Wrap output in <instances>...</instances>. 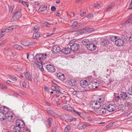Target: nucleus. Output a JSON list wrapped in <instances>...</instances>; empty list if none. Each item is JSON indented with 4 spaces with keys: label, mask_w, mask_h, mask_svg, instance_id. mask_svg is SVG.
<instances>
[{
    "label": "nucleus",
    "mask_w": 132,
    "mask_h": 132,
    "mask_svg": "<svg viewBox=\"0 0 132 132\" xmlns=\"http://www.w3.org/2000/svg\"><path fill=\"white\" fill-rule=\"evenodd\" d=\"M105 100L103 97L98 98L96 100H93L90 103V111L92 112L98 108H100L101 104L103 103Z\"/></svg>",
    "instance_id": "f257e3e1"
},
{
    "label": "nucleus",
    "mask_w": 132,
    "mask_h": 132,
    "mask_svg": "<svg viewBox=\"0 0 132 132\" xmlns=\"http://www.w3.org/2000/svg\"><path fill=\"white\" fill-rule=\"evenodd\" d=\"M21 11L20 8H17L16 11L14 13L11 19L12 21H16V20L19 19L21 17L22 14L20 12Z\"/></svg>",
    "instance_id": "f03ea898"
},
{
    "label": "nucleus",
    "mask_w": 132,
    "mask_h": 132,
    "mask_svg": "<svg viewBox=\"0 0 132 132\" xmlns=\"http://www.w3.org/2000/svg\"><path fill=\"white\" fill-rule=\"evenodd\" d=\"M106 108H103L100 109L98 108L95 111H94L93 112L95 114H97L99 115H102L106 113Z\"/></svg>",
    "instance_id": "7ed1b4c3"
},
{
    "label": "nucleus",
    "mask_w": 132,
    "mask_h": 132,
    "mask_svg": "<svg viewBox=\"0 0 132 132\" xmlns=\"http://www.w3.org/2000/svg\"><path fill=\"white\" fill-rule=\"evenodd\" d=\"M120 99L130 101L131 98L129 97L125 92H121L120 94Z\"/></svg>",
    "instance_id": "20e7f679"
},
{
    "label": "nucleus",
    "mask_w": 132,
    "mask_h": 132,
    "mask_svg": "<svg viewBox=\"0 0 132 132\" xmlns=\"http://www.w3.org/2000/svg\"><path fill=\"white\" fill-rule=\"evenodd\" d=\"M52 51L53 53L55 54L58 53L61 51L60 47L57 45H55L52 47Z\"/></svg>",
    "instance_id": "39448f33"
},
{
    "label": "nucleus",
    "mask_w": 132,
    "mask_h": 132,
    "mask_svg": "<svg viewBox=\"0 0 132 132\" xmlns=\"http://www.w3.org/2000/svg\"><path fill=\"white\" fill-rule=\"evenodd\" d=\"M47 111L48 113L51 116L55 118H58L59 116L58 114L55 113L50 108L47 109Z\"/></svg>",
    "instance_id": "423d86ee"
},
{
    "label": "nucleus",
    "mask_w": 132,
    "mask_h": 132,
    "mask_svg": "<svg viewBox=\"0 0 132 132\" xmlns=\"http://www.w3.org/2000/svg\"><path fill=\"white\" fill-rule=\"evenodd\" d=\"M16 125H17L20 127L22 129L25 126L24 123L22 120L19 119L17 120L16 121Z\"/></svg>",
    "instance_id": "0eeeda50"
},
{
    "label": "nucleus",
    "mask_w": 132,
    "mask_h": 132,
    "mask_svg": "<svg viewBox=\"0 0 132 132\" xmlns=\"http://www.w3.org/2000/svg\"><path fill=\"white\" fill-rule=\"evenodd\" d=\"M115 106L114 104H110L109 105L107 108L108 111L111 112L114 111L116 109Z\"/></svg>",
    "instance_id": "6e6552de"
},
{
    "label": "nucleus",
    "mask_w": 132,
    "mask_h": 132,
    "mask_svg": "<svg viewBox=\"0 0 132 132\" xmlns=\"http://www.w3.org/2000/svg\"><path fill=\"white\" fill-rule=\"evenodd\" d=\"M79 45L77 44L74 43L70 45V49L73 51H76L78 50L79 48Z\"/></svg>",
    "instance_id": "1a4fd4ad"
},
{
    "label": "nucleus",
    "mask_w": 132,
    "mask_h": 132,
    "mask_svg": "<svg viewBox=\"0 0 132 132\" xmlns=\"http://www.w3.org/2000/svg\"><path fill=\"white\" fill-rule=\"evenodd\" d=\"M124 43L123 40L121 39H119L115 40V44L118 46H122L124 44Z\"/></svg>",
    "instance_id": "9d476101"
},
{
    "label": "nucleus",
    "mask_w": 132,
    "mask_h": 132,
    "mask_svg": "<svg viewBox=\"0 0 132 132\" xmlns=\"http://www.w3.org/2000/svg\"><path fill=\"white\" fill-rule=\"evenodd\" d=\"M87 48L88 50L93 51L95 49L96 46L94 44L90 43L87 46Z\"/></svg>",
    "instance_id": "9b49d317"
},
{
    "label": "nucleus",
    "mask_w": 132,
    "mask_h": 132,
    "mask_svg": "<svg viewBox=\"0 0 132 132\" xmlns=\"http://www.w3.org/2000/svg\"><path fill=\"white\" fill-rule=\"evenodd\" d=\"M14 26L13 25H12L9 27L2 30V32H8L11 31L13 29Z\"/></svg>",
    "instance_id": "f8f14e48"
},
{
    "label": "nucleus",
    "mask_w": 132,
    "mask_h": 132,
    "mask_svg": "<svg viewBox=\"0 0 132 132\" xmlns=\"http://www.w3.org/2000/svg\"><path fill=\"white\" fill-rule=\"evenodd\" d=\"M46 68L48 71L52 73L54 72L55 71L54 67L51 64H48L46 66Z\"/></svg>",
    "instance_id": "ddd939ff"
},
{
    "label": "nucleus",
    "mask_w": 132,
    "mask_h": 132,
    "mask_svg": "<svg viewBox=\"0 0 132 132\" xmlns=\"http://www.w3.org/2000/svg\"><path fill=\"white\" fill-rule=\"evenodd\" d=\"M71 50L70 48L68 47H66L62 49L61 50V52L65 54H67L70 53Z\"/></svg>",
    "instance_id": "4468645a"
},
{
    "label": "nucleus",
    "mask_w": 132,
    "mask_h": 132,
    "mask_svg": "<svg viewBox=\"0 0 132 132\" xmlns=\"http://www.w3.org/2000/svg\"><path fill=\"white\" fill-rule=\"evenodd\" d=\"M80 84L82 87L85 88L87 86L88 82L86 80H82L80 81Z\"/></svg>",
    "instance_id": "2eb2a0df"
},
{
    "label": "nucleus",
    "mask_w": 132,
    "mask_h": 132,
    "mask_svg": "<svg viewBox=\"0 0 132 132\" xmlns=\"http://www.w3.org/2000/svg\"><path fill=\"white\" fill-rule=\"evenodd\" d=\"M109 44V40L107 39H103L101 42L102 45L104 46H106Z\"/></svg>",
    "instance_id": "dca6fc26"
},
{
    "label": "nucleus",
    "mask_w": 132,
    "mask_h": 132,
    "mask_svg": "<svg viewBox=\"0 0 132 132\" xmlns=\"http://www.w3.org/2000/svg\"><path fill=\"white\" fill-rule=\"evenodd\" d=\"M1 111L5 114L7 112H8L9 111L8 108L5 106L1 107Z\"/></svg>",
    "instance_id": "f3484780"
},
{
    "label": "nucleus",
    "mask_w": 132,
    "mask_h": 132,
    "mask_svg": "<svg viewBox=\"0 0 132 132\" xmlns=\"http://www.w3.org/2000/svg\"><path fill=\"white\" fill-rule=\"evenodd\" d=\"M85 32V31L86 32H91L92 31L94 30V29L93 28L89 27H85L82 29Z\"/></svg>",
    "instance_id": "a211bd4d"
},
{
    "label": "nucleus",
    "mask_w": 132,
    "mask_h": 132,
    "mask_svg": "<svg viewBox=\"0 0 132 132\" xmlns=\"http://www.w3.org/2000/svg\"><path fill=\"white\" fill-rule=\"evenodd\" d=\"M69 83L70 86H76L77 84L76 81V80L74 79H71L69 80Z\"/></svg>",
    "instance_id": "6ab92c4d"
},
{
    "label": "nucleus",
    "mask_w": 132,
    "mask_h": 132,
    "mask_svg": "<svg viewBox=\"0 0 132 132\" xmlns=\"http://www.w3.org/2000/svg\"><path fill=\"white\" fill-rule=\"evenodd\" d=\"M84 32V31L82 29H80L76 31L73 34L76 36L79 35H82Z\"/></svg>",
    "instance_id": "aec40b11"
},
{
    "label": "nucleus",
    "mask_w": 132,
    "mask_h": 132,
    "mask_svg": "<svg viewBox=\"0 0 132 132\" xmlns=\"http://www.w3.org/2000/svg\"><path fill=\"white\" fill-rule=\"evenodd\" d=\"M14 131L15 132H21L22 130V129L19 126L16 125L13 128Z\"/></svg>",
    "instance_id": "412c9836"
},
{
    "label": "nucleus",
    "mask_w": 132,
    "mask_h": 132,
    "mask_svg": "<svg viewBox=\"0 0 132 132\" xmlns=\"http://www.w3.org/2000/svg\"><path fill=\"white\" fill-rule=\"evenodd\" d=\"M57 76L58 78L62 80H63L65 79L64 75L60 73L57 74Z\"/></svg>",
    "instance_id": "4be33fe9"
},
{
    "label": "nucleus",
    "mask_w": 132,
    "mask_h": 132,
    "mask_svg": "<svg viewBox=\"0 0 132 132\" xmlns=\"http://www.w3.org/2000/svg\"><path fill=\"white\" fill-rule=\"evenodd\" d=\"M25 73V76L26 79L28 80L31 81L32 80L31 76L29 72H26Z\"/></svg>",
    "instance_id": "5701e85b"
},
{
    "label": "nucleus",
    "mask_w": 132,
    "mask_h": 132,
    "mask_svg": "<svg viewBox=\"0 0 132 132\" xmlns=\"http://www.w3.org/2000/svg\"><path fill=\"white\" fill-rule=\"evenodd\" d=\"M130 24H132V14H131L130 18L124 22V24L125 25Z\"/></svg>",
    "instance_id": "b1692460"
},
{
    "label": "nucleus",
    "mask_w": 132,
    "mask_h": 132,
    "mask_svg": "<svg viewBox=\"0 0 132 132\" xmlns=\"http://www.w3.org/2000/svg\"><path fill=\"white\" fill-rule=\"evenodd\" d=\"M88 125L87 124H80L78 125L77 127L79 129H84Z\"/></svg>",
    "instance_id": "393cba45"
},
{
    "label": "nucleus",
    "mask_w": 132,
    "mask_h": 132,
    "mask_svg": "<svg viewBox=\"0 0 132 132\" xmlns=\"http://www.w3.org/2000/svg\"><path fill=\"white\" fill-rule=\"evenodd\" d=\"M40 35L38 32H34L32 38L34 39H37L40 37Z\"/></svg>",
    "instance_id": "a878e982"
},
{
    "label": "nucleus",
    "mask_w": 132,
    "mask_h": 132,
    "mask_svg": "<svg viewBox=\"0 0 132 132\" xmlns=\"http://www.w3.org/2000/svg\"><path fill=\"white\" fill-rule=\"evenodd\" d=\"M82 43L83 45L85 46L87 45V46L90 43L88 39H85L83 40H82Z\"/></svg>",
    "instance_id": "bb28decb"
},
{
    "label": "nucleus",
    "mask_w": 132,
    "mask_h": 132,
    "mask_svg": "<svg viewBox=\"0 0 132 132\" xmlns=\"http://www.w3.org/2000/svg\"><path fill=\"white\" fill-rule=\"evenodd\" d=\"M51 88L53 91H56L57 92L60 91V89L57 86L52 85L51 87Z\"/></svg>",
    "instance_id": "cd10ccee"
},
{
    "label": "nucleus",
    "mask_w": 132,
    "mask_h": 132,
    "mask_svg": "<svg viewBox=\"0 0 132 132\" xmlns=\"http://www.w3.org/2000/svg\"><path fill=\"white\" fill-rule=\"evenodd\" d=\"M5 118V114L0 111V119L2 121H3Z\"/></svg>",
    "instance_id": "c85d7f7f"
},
{
    "label": "nucleus",
    "mask_w": 132,
    "mask_h": 132,
    "mask_svg": "<svg viewBox=\"0 0 132 132\" xmlns=\"http://www.w3.org/2000/svg\"><path fill=\"white\" fill-rule=\"evenodd\" d=\"M92 88L93 89H95L97 88L99 86V83L97 82H94L93 83Z\"/></svg>",
    "instance_id": "c756f323"
},
{
    "label": "nucleus",
    "mask_w": 132,
    "mask_h": 132,
    "mask_svg": "<svg viewBox=\"0 0 132 132\" xmlns=\"http://www.w3.org/2000/svg\"><path fill=\"white\" fill-rule=\"evenodd\" d=\"M13 46L14 48L18 50H21L23 48L21 46L18 44L14 45Z\"/></svg>",
    "instance_id": "7c9ffc66"
},
{
    "label": "nucleus",
    "mask_w": 132,
    "mask_h": 132,
    "mask_svg": "<svg viewBox=\"0 0 132 132\" xmlns=\"http://www.w3.org/2000/svg\"><path fill=\"white\" fill-rule=\"evenodd\" d=\"M42 54H36V55L35 56V58L37 60H41L42 58L41 57L42 56Z\"/></svg>",
    "instance_id": "2f4dec72"
},
{
    "label": "nucleus",
    "mask_w": 132,
    "mask_h": 132,
    "mask_svg": "<svg viewBox=\"0 0 132 132\" xmlns=\"http://www.w3.org/2000/svg\"><path fill=\"white\" fill-rule=\"evenodd\" d=\"M52 121V118H49L46 121V122H47L48 125L47 126V128H49L50 127V124Z\"/></svg>",
    "instance_id": "473e14b6"
},
{
    "label": "nucleus",
    "mask_w": 132,
    "mask_h": 132,
    "mask_svg": "<svg viewBox=\"0 0 132 132\" xmlns=\"http://www.w3.org/2000/svg\"><path fill=\"white\" fill-rule=\"evenodd\" d=\"M14 118L13 116V114L11 115L7 119H8V120L10 122H11L13 121L14 119Z\"/></svg>",
    "instance_id": "72a5a7b5"
},
{
    "label": "nucleus",
    "mask_w": 132,
    "mask_h": 132,
    "mask_svg": "<svg viewBox=\"0 0 132 132\" xmlns=\"http://www.w3.org/2000/svg\"><path fill=\"white\" fill-rule=\"evenodd\" d=\"M43 23L44 26L47 27H50L51 25H52V24L51 23L46 21L44 22Z\"/></svg>",
    "instance_id": "f704fd0d"
},
{
    "label": "nucleus",
    "mask_w": 132,
    "mask_h": 132,
    "mask_svg": "<svg viewBox=\"0 0 132 132\" xmlns=\"http://www.w3.org/2000/svg\"><path fill=\"white\" fill-rule=\"evenodd\" d=\"M78 24V23L76 21H74L72 25L71 26L73 28H74L77 26Z\"/></svg>",
    "instance_id": "c9c22d12"
},
{
    "label": "nucleus",
    "mask_w": 132,
    "mask_h": 132,
    "mask_svg": "<svg viewBox=\"0 0 132 132\" xmlns=\"http://www.w3.org/2000/svg\"><path fill=\"white\" fill-rule=\"evenodd\" d=\"M71 128L70 126L69 125H68L65 128L64 131L65 132H67L69 131Z\"/></svg>",
    "instance_id": "e433bc0d"
},
{
    "label": "nucleus",
    "mask_w": 132,
    "mask_h": 132,
    "mask_svg": "<svg viewBox=\"0 0 132 132\" xmlns=\"http://www.w3.org/2000/svg\"><path fill=\"white\" fill-rule=\"evenodd\" d=\"M38 67L39 69L42 72H43L44 71V69L43 66L41 63H40V64L38 65Z\"/></svg>",
    "instance_id": "4c0bfd02"
},
{
    "label": "nucleus",
    "mask_w": 132,
    "mask_h": 132,
    "mask_svg": "<svg viewBox=\"0 0 132 132\" xmlns=\"http://www.w3.org/2000/svg\"><path fill=\"white\" fill-rule=\"evenodd\" d=\"M76 119V118H75L70 117L68 118L67 120L68 121L71 122L73 120H75Z\"/></svg>",
    "instance_id": "58836bf2"
},
{
    "label": "nucleus",
    "mask_w": 132,
    "mask_h": 132,
    "mask_svg": "<svg viewBox=\"0 0 132 132\" xmlns=\"http://www.w3.org/2000/svg\"><path fill=\"white\" fill-rule=\"evenodd\" d=\"M0 87L2 89H7V86L4 84H0Z\"/></svg>",
    "instance_id": "ea45409f"
},
{
    "label": "nucleus",
    "mask_w": 132,
    "mask_h": 132,
    "mask_svg": "<svg viewBox=\"0 0 132 132\" xmlns=\"http://www.w3.org/2000/svg\"><path fill=\"white\" fill-rule=\"evenodd\" d=\"M114 4H112L111 5H109L106 9V11H108L110 10L112 8V7L114 6Z\"/></svg>",
    "instance_id": "a19ab883"
},
{
    "label": "nucleus",
    "mask_w": 132,
    "mask_h": 132,
    "mask_svg": "<svg viewBox=\"0 0 132 132\" xmlns=\"http://www.w3.org/2000/svg\"><path fill=\"white\" fill-rule=\"evenodd\" d=\"M128 92L129 95H132V85L131 87L129 88Z\"/></svg>",
    "instance_id": "79ce46f5"
},
{
    "label": "nucleus",
    "mask_w": 132,
    "mask_h": 132,
    "mask_svg": "<svg viewBox=\"0 0 132 132\" xmlns=\"http://www.w3.org/2000/svg\"><path fill=\"white\" fill-rule=\"evenodd\" d=\"M8 77L10 79L14 81H16L17 80V79L14 76L9 75Z\"/></svg>",
    "instance_id": "37998d69"
},
{
    "label": "nucleus",
    "mask_w": 132,
    "mask_h": 132,
    "mask_svg": "<svg viewBox=\"0 0 132 132\" xmlns=\"http://www.w3.org/2000/svg\"><path fill=\"white\" fill-rule=\"evenodd\" d=\"M12 114L11 112H10L9 111L8 112H7L5 114V118L7 119Z\"/></svg>",
    "instance_id": "c03bdc74"
},
{
    "label": "nucleus",
    "mask_w": 132,
    "mask_h": 132,
    "mask_svg": "<svg viewBox=\"0 0 132 132\" xmlns=\"http://www.w3.org/2000/svg\"><path fill=\"white\" fill-rule=\"evenodd\" d=\"M21 3H22V4L24 6H27V7H28L29 6V4L28 2H25L24 1H22L21 2Z\"/></svg>",
    "instance_id": "a18cd8bd"
},
{
    "label": "nucleus",
    "mask_w": 132,
    "mask_h": 132,
    "mask_svg": "<svg viewBox=\"0 0 132 132\" xmlns=\"http://www.w3.org/2000/svg\"><path fill=\"white\" fill-rule=\"evenodd\" d=\"M34 32H38L39 31L38 27L37 26H35L34 28Z\"/></svg>",
    "instance_id": "49530a36"
},
{
    "label": "nucleus",
    "mask_w": 132,
    "mask_h": 132,
    "mask_svg": "<svg viewBox=\"0 0 132 132\" xmlns=\"http://www.w3.org/2000/svg\"><path fill=\"white\" fill-rule=\"evenodd\" d=\"M117 37L116 36H112L110 38V40L112 42H115V40H115V39Z\"/></svg>",
    "instance_id": "de8ad7c7"
},
{
    "label": "nucleus",
    "mask_w": 132,
    "mask_h": 132,
    "mask_svg": "<svg viewBox=\"0 0 132 132\" xmlns=\"http://www.w3.org/2000/svg\"><path fill=\"white\" fill-rule=\"evenodd\" d=\"M61 94V93L60 91L59 92H57L56 94V97L57 98Z\"/></svg>",
    "instance_id": "09e8293b"
},
{
    "label": "nucleus",
    "mask_w": 132,
    "mask_h": 132,
    "mask_svg": "<svg viewBox=\"0 0 132 132\" xmlns=\"http://www.w3.org/2000/svg\"><path fill=\"white\" fill-rule=\"evenodd\" d=\"M94 7L97 9H99L101 7L100 5L99 4H94Z\"/></svg>",
    "instance_id": "8fccbe9b"
},
{
    "label": "nucleus",
    "mask_w": 132,
    "mask_h": 132,
    "mask_svg": "<svg viewBox=\"0 0 132 132\" xmlns=\"http://www.w3.org/2000/svg\"><path fill=\"white\" fill-rule=\"evenodd\" d=\"M73 109L74 108H72L69 106L67 109V111L72 112L73 111Z\"/></svg>",
    "instance_id": "3c124183"
},
{
    "label": "nucleus",
    "mask_w": 132,
    "mask_h": 132,
    "mask_svg": "<svg viewBox=\"0 0 132 132\" xmlns=\"http://www.w3.org/2000/svg\"><path fill=\"white\" fill-rule=\"evenodd\" d=\"M22 44L25 46H28L29 45L28 42H26L25 43L24 42H23Z\"/></svg>",
    "instance_id": "603ef678"
},
{
    "label": "nucleus",
    "mask_w": 132,
    "mask_h": 132,
    "mask_svg": "<svg viewBox=\"0 0 132 132\" xmlns=\"http://www.w3.org/2000/svg\"><path fill=\"white\" fill-rule=\"evenodd\" d=\"M23 130V132H30V130L28 128H24L22 129Z\"/></svg>",
    "instance_id": "864d4df0"
},
{
    "label": "nucleus",
    "mask_w": 132,
    "mask_h": 132,
    "mask_svg": "<svg viewBox=\"0 0 132 132\" xmlns=\"http://www.w3.org/2000/svg\"><path fill=\"white\" fill-rule=\"evenodd\" d=\"M93 14H89L87 16V18L89 19L93 18Z\"/></svg>",
    "instance_id": "5fc2aeb1"
},
{
    "label": "nucleus",
    "mask_w": 132,
    "mask_h": 132,
    "mask_svg": "<svg viewBox=\"0 0 132 132\" xmlns=\"http://www.w3.org/2000/svg\"><path fill=\"white\" fill-rule=\"evenodd\" d=\"M51 10L52 11L54 12L56 10V8L54 6H52L51 7Z\"/></svg>",
    "instance_id": "6e6d98bb"
},
{
    "label": "nucleus",
    "mask_w": 132,
    "mask_h": 132,
    "mask_svg": "<svg viewBox=\"0 0 132 132\" xmlns=\"http://www.w3.org/2000/svg\"><path fill=\"white\" fill-rule=\"evenodd\" d=\"M128 9H132V0H131L129 6L127 8Z\"/></svg>",
    "instance_id": "4d7b16f0"
},
{
    "label": "nucleus",
    "mask_w": 132,
    "mask_h": 132,
    "mask_svg": "<svg viewBox=\"0 0 132 132\" xmlns=\"http://www.w3.org/2000/svg\"><path fill=\"white\" fill-rule=\"evenodd\" d=\"M68 106L67 105H65L64 106H62V108L65 110L67 111V109H68Z\"/></svg>",
    "instance_id": "13d9d810"
},
{
    "label": "nucleus",
    "mask_w": 132,
    "mask_h": 132,
    "mask_svg": "<svg viewBox=\"0 0 132 132\" xmlns=\"http://www.w3.org/2000/svg\"><path fill=\"white\" fill-rule=\"evenodd\" d=\"M57 127H54L53 128V132H56Z\"/></svg>",
    "instance_id": "bf43d9fd"
},
{
    "label": "nucleus",
    "mask_w": 132,
    "mask_h": 132,
    "mask_svg": "<svg viewBox=\"0 0 132 132\" xmlns=\"http://www.w3.org/2000/svg\"><path fill=\"white\" fill-rule=\"evenodd\" d=\"M45 9L44 8V7H43L42 8V9H40V7L38 9V11H43L45 10Z\"/></svg>",
    "instance_id": "052dcab7"
},
{
    "label": "nucleus",
    "mask_w": 132,
    "mask_h": 132,
    "mask_svg": "<svg viewBox=\"0 0 132 132\" xmlns=\"http://www.w3.org/2000/svg\"><path fill=\"white\" fill-rule=\"evenodd\" d=\"M22 87L24 88H25L26 86V83L25 82H23L22 83Z\"/></svg>",
    "instance_id": "680f3d73"
},
{
    "label": "nucleus",
    "mask_w": 132,
    "mask_h": 132,
    "mask_svg": "<svg viewBox=\"0 0 132 132\" xmlns=\"http://www.w3.org/2000/svg\"><path fill=\"white\" fill-rule=\"evenodd\" d=\"M86 13V12L85 11L84 12H82V13H81L80 14V16L81 17H82L84 16Z\"/></svg>",
    "instance_id": "e2e57ef3"
},
{
    "label": "nucleus",
    "mask_w": 132,
    "mask_h": 132,
    "mask_svg": "<svg viewBox=\"0 0 132 132\" xmlns=\"http://www.w3.org/2000/svg\"><path fill=\"white\" fill-rule=\"evenodd\" d=\"M4 50L8 51H10L11 50V49L10 48L5 47L4 48Z\"/></svg>",
    "instance_id": "0e129e2a"
},
{
    "label": "nucleus",
    "mask_w": 132,
    "mask_h": 132,
    "mask_svg": "<svg viewBox=\"0 0 132 132\" xmlns=\"http://www.w3.org/2000/svg\"><path fill=\"white\" fill-rule=\"evenodd\" d=\"M5 32H2V31L0 33V38H1L2 37L3 35L5 34Z\"/></svg>",
    "instance_id": "69168bd1"
},
{
    "label": "nucleus",
    "mask_w": 132,
    "mask_h": 132,
    "mask_svg": "<svg viewBox=\"0 0 132 132\" xmlns=\"http://www.w3.org/2000/svg\"><path fill=\"white\" fill-rule=\"evenodd\" d=\"M9 11L11 12H12L13 11V8L11 6H10L9 7Z\"/></svg>",
    "instance_id": "338daca9"
},
{
    "label": "nucleus",
    "mask_w": 132,
    "mask_h": 132,
    "mask_svg": "<svg viewBox=\"0 0 132 132\" xmlns=\"http://www.w3.org/2000/svg\"><path fill=\"white\" fill-rule=\"evenodd\" d=\"M129 40L132 42V35L129 37Z\"/></svg>",
    "instance_id": "774afa93"
}]
</instances>
